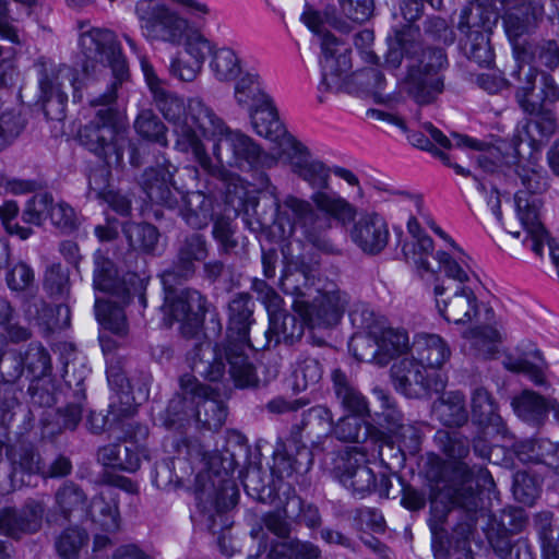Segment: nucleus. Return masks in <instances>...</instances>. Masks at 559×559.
<instances>
[{
  "label": "nucleus",
  "mask_w": 559,
  "mask_h": 559,
  "mask_svg": "<svg viewBox=\"0 0 559 559\" xmlns=\"http://www.w3.org/2000/svg\"><path fill=\"white\" fill-rule=\"evenodd\" d=\"M518 177L523 189L514 195L516 215L523 229V245L540 253L547 230L540 219L543 201L539 197L547 190V177L542 168L518 166Z\"/></svg>",
  "instance_id": "1a4fd4ad"
},
{
  "label": "nucleus",
  "mask_w": 559,
  "mask_h": 559,
  "mask_svg": "<svg viewBox=\"0 0 559 559\" xmlns=\"http://www.w3.org/2000/svg\"><path fill=\"white\" fill-rule=\"evenodd\" d=\"M513 52L516 61L538 63L549 70L559 66V45L556 40H543L538 44H513Z\"/></svg>",
  "instance_id": "a18cd8bd"
},
{
  "label": "nucleus",
  "mask_w": 559,
  "mask_h": 559,
  "mask_svg": "<svg viewBox=\"0 0 559 559\" xmlns=\"http://www.w3.org/2000/svg\"><path fill=\"white\" fill-rule=\"evenodd\" d=\"M550 512H540L535 516V527L542 542L545 559H559V525L551 523Z\"/></svg>",
  "instance_id": "e2e57ef3"
},
{
  "label": "nucleus",
  "mask_w": 559,
  "mask_h": 559,
  "mask_svg": "<svg viewBox=\"0 0 559 559\" xmlns=\"http://www.w3.org/2000/svg\"><path fill=\"white\" fill-rule=\"evenodd\" d=\"M274 456L283 463H287V474L307 473L313 464L312 452L301 444L300 427H293L289 438L278 439L274 450Z\"/></svg>",
  "instance_id": "473e14b6"
},
{
  "label": "nucleus",
  "mask_w": 559,
  "mask_h": 559,
  "mask_svg": "<svg viewBox=\"0 0 559 559\" xmlns=\"http://www.w3.org/2000/svg\"><path fill=\"white\" fill-rule=\"evenodd\" d=\"M293 151L290 167L295 175L306 181L312 189L324 191L330 188V168L321 160L313 158L309 150L294 138H288Z\"/></svg>",
  "instance_id": "393cba45"
},
{
  "label": "nucleus",
  "mask_w": 559,
  "mask_h": 559,
  "mask_svg": "<svg viewBox=\"0 0 559 559\" xmlns=\"http://www.w3.org/2000/svg\"><path fill=\"white\" fill-rule=\"evenodd\" d=\"M44 288L53 299L68 300L71 292L69 269L60 263L49 265L45 272Z\"/></svg>",
  "instance_id": "338daca9"
},
{
  "label": "nucleus",
  "mask_w": 559,
  "mask_h": 559,
  "mask_svg": "<svg viewBox=\"0 0 559 559\" xmlns=\"http://www.w3.org/2000/svg\"><path fill=\"white\" fill-rule=\"evenodd\" d=\"M290 510L286 507L283 510L271 511L262 515L261 522L252 527L250 535L254 539L265 542L267 538L264 528L275 535L280 540L288 538L292 534Z\"/></svg>",
  "instance_id": "5fc2aeb1"
},
{
  "label": "nucleus",
  "mask_w": 559,
  "mask_h": 559,
  "mask_svg": "<svg viewBox=\"0 0 559 559\" xmlns=\"http://www.w3.org/2000/svg\"><path fill=\"white\" fill-rule=\"evenodd\" d=\"M235 98L240 107L251 110L270 97L261 90L257 76L247 73L236 83Z\"/></svg>",
  "instance_id": "774afa93"
},
{
  "label": "nucleus",
  "mask_w": 559,
  "mask_h": 559,
  "mask_svg": "<svg viewBox=\"0 0 559 559\" xmlns=\"http://www.w3.org/2000/svg\"><path fill=\"white\" fill-rule=\"evenodd\" d=\"M515 415L523 421L539 427L548 415V400L532 390H523L511 401Z\"/></svg>",
  "instance_id": "49530a36"
},
{
  "label": "nucleus",
  "mask_w": 559,
  "mask_h": 559,
  "mask_svg": "<svg viewBox=\"0 0 559 559\" xmlns=\"http://www.w3.org/2000/svg\"><path fill=\"white\" fill-rule=\"evenodd\" d=\"M432 413L447 427H462L468 420L465 396L460 391L444 393L433 403Z\"/></svg>",
  "instance_id": "de8ad7c7"
},
{
  "label": "nucleus",
  "mask_w": 559,
  "mask_h": 559,
  "mask_svg": "<svg viewBox=\"0 0 559 559\" xmlns=\"http://www.w3.org/2000/svg\"><path fill=\"white\" fill-rule=\"evenodd\" d=\"M389 238L388 223L376 212L360 215L350 229L352 241L369 255L381 253L388 246Z\"/></svg>",
  "instance_id": "b1692460"
},
{
  "label": "nucleus",
  "mask_w": 559,
  "mask_h": 559,
  "mask_svg": "<svg viewBox=\"0 0 559 559\" xmlns=\"http://www.w3.org/2000/svg\"><path fill=\"white\" fill-rule=\"evenodd\" d=\"M191 153L204 171L223 181L231 179L227 167L252 170L275 163L250 136L231 129L218 138L214 145L216 164L207 155L199 136L191 138Z\"/></svg>",
  "instance_id": "39448f33"
},
{
  "label": "nucleus",
  "mask_w": 559,
  "mask_h": 559,
  "mask_svg": "<svg viewBox=\"0 0 559 559\" xmlns=\"http://www.w3.org/2000/svg\"><path fill=\"white\" fill-rule=\"evenodd\" d=\"M147 436V427L138 424L133 435H130L128 440L99 448L97 461L107 467L134 473L140 468L141 460L148 459L147 448L139 443Z\"/></svg>",
  "instance_id": "aec40b11"
},
{
  "label": "nucleus",
  "mask_w": 559,
  "mask_h": 559,
  "mask_svg": "<svg viewBox=\"0 0 559 559\" xmlns=\"http://www.w3.org/2000/svg\"><path fill=\"white\" fill-rule=\"evenodd\" d=\"M437 260L438 269L459 283L455 287L435 286L439 313L448 322L455 324L469 322L478 313V301L473 289L464 285L469 281L468 273L447 252H439Z\"/></svg>",
  "instance_id": "9d476101"
},
{
  "label": "nucleus",
  "mask_w": 559,
  "mask_h": 559,
  "mask_svg": "<svg viewBox=\"0 0 559 559\" xmlns=\"http://www.w3.org/2000/svg\"><path fill=\"white\" fill-rule=\"evenodd\" d=\"M516 68L511 72V76L518 83L516 100L525 112H533L536 109V103L528 99L535 90V82L538 70L531 61H516Z\"/></svg>",
  "instance_id": "13d9d810"
},
{
  "label": "nucleus",
  "mask_w": 559,
  "mask_h": 559,
  "mask_svg": "<svg viewBox=\"0 0 559 559\" xmlns=\"http://www.w3.org/2000/svg\"><path fill=\"white\" fill-rule=\"evenodd\" d=\"M94 310L97 321L104 329L121 337L129 333V324L122 307L112 301L96 298Z\"/></svg>",
  "instance_id": "bf43d9fd"
},
{
  "label": "nucleus",
  "mask_w": 559,
  "mask_h": 559,
  "mask_svg": "<svg viewBox=\"0 0 559 559\" xmlns=\"http://www.w3.org/2000/svg\"><path fill=\"white\" fill-rule=\"evenodd\" d=\"M283 270L280 277V288L286 295L296 297V300L308 295L316 276L319 262L310 254L295 253L287 245L282 248Z\"/></svg>",
  "instance_id": "a211bd4d"
},
{
  "label": "nucleus",
  "mask_w": 559,
  "mask_h": 559,
  "mask_svg": "<svg viewBox=\"0 0 559 559\" xmlns=\"http://www.w3.org/2000/svg\"><path fill=\"white\" fill-rule=\"evenodd\" d=\"M210 67L221 82L235 80L241 72L240 59L231 48L215 49Z\"/></svg>",
  "instance_id": "69168bd1"
},
{
  "label": "nucleus",
  "mask_w": 559,
  "mask_h": 559,
  "mask_svg": "<svg viewBox=\"0 0 559 559\" xmlns=\"http://www.w3.org/2000/svg\"><path fill=\"white\" fill-rule=\"evenodd\" d=\"M88 514L93 523L105 533L115 534L120 530L119 507L114 499L106 500L103 495L94 496L90 503Z\"/></svg>",
  "instance_id": "3c124183"
},
{
  "label": "nucleus",
  "mask_w": 559,
  "mask_h": 559,
  "mask_svg": "<svg viewBox=\"0 0 559 559\" xmlns=\"http://www.w3.org/2000/svg\"><path fill=\"white\" fill-rule=\"evenodd\" d=\"M333 414L330 408L323 405H317L308 409L302 417L300 425V433L306 431L309 438L321 439L332 435Z\"/></svg>",
  "instance_id": "052dcab7"
},
{
  "label": "nucleus",
  "mask_w": 559,
  "mask_h": 559,
  "mask_svg": "<svg viewBox=\"0 0 559 559\" xmlns=\"http://www.w3.org/2000/svg\"><path fill=\"white\" fill-rule=\"evenodd\" d=\"M177 168L169 162L145 168L140 178V187L147 199L167 209H175L179 203V195L182 194L175 182L174 174Z\"/></svg>",
  "instance_id": "4be33fe9"
},
{
  "label": "nucleus",
  "mask_w": 559,
  "mask_h": 559,
  "mask_svg": "<svg viewBox=\"0 0 559 559\" xmlns=\"http://www.w3.org/2000/svg\"><path fill=\"white\" fill-rule=\"evenodd\" d=\"M457 29L465 36L461 39L464 55L479 67H489L493 62V51L483 31L480 10L474 13L468 5L462 9Z\"/></svg>",
  "instance_id": "412c9836"
},
{
  "label": "nucleus",
  "mask_w": 559,
  "mask_h": 559,
  "mask_svg": "<svg viewBox=\"0 0 559 559\" xmlns=\"http://www.w3.org/2000/svg\"><path fill=\"white\" fill-rule=\"evenodd\" d=\"M471 412L475 424L481 427H492L498 433H507L508 429L498 413L497 402L486 388L477 386L472 391Z\"/></svg>",
  "instance_id": "79ce46f5"
},
{
  "label": "nucleus",
  "mask_w": 559,
  "mask_h": 559,
  "mask_svg": "<svg viewBox=\"0 0 559 559\" xmlns=\"http://www.w3.org/2000/svg\"><path fill=\"white\" fill-rule=\"evenodd\" d=\"M502 366L510 372L527 376L535 385L547 384L545 372L548 364L535 345L518 346L513 352L506 353Z\"/></svg>",
  "instance_id": "c85d7f7f"
},
{
  "label": "nucleus",
  "mask_w": 559,
  "mask_h": 559,
  "mask_svg": "<svg viewBox=\"0 0 559 559\" xmlns=\"http://www.w3.org/2000/svg\"><path fill=\"white\" fill-rule=\"evenodd\" d=\"M342 462L337 466V478L354 496L364 498L376 488L377 478L370 467L364 463L358 464L352 455L342 457Z\"/></svg>",
  "instance_id": "f704fd0d"
},
{
  "label": "nucleus",
  "mask_w": 559,
  "mask_h": 559,
  "mask_svg": "<svg viewBox=\"0 0 559 559\" xmlns=\"http://www.w3.org/2000/svg\"><path fill=\"white\" fill-rule=\"evenodd\" d=\"M194 401V419L198 425L209 430H218L226 421L228 409L226 404L219 400L209 386L200 384L188 388Z\"/></svg>",
  "instance_id": "7c9ffc66"
},
{
  "label": "nucleus",
  "mask_w": 559,
  "mask_h": 559,
  "mask_svg": "<svg viewBox=\"0 0 559 559\" xmlns=\"http://www.w3.org/2000/svg\"><path fill=\"white\" fill-rule=\"evenodd\" d=\"M197 385L194 377L181 378V392L174 395L165 409L163 420L164 425L169 429L180 430L186 425H189L191 419L194 418V401L192 393H188V388Z\"/></svg>",
  "instance_id": "72a5a7b5"
},
{
  "label": "nucleus",
  "mask_w": 559,
  "mask_h": 559,
  "mask_svg": "<svg viewBox=\"0 0 559 559\" xmlns=\"http://www.w3.org/2000/svg\"><path fill=\"white\" fill-rule=\"evenodd\" d=\"M513 452L523 463L543 464L559 474V448L548 439L516 442Z\"/></svg>",
  "instance_id": "a19ab883"
},
{
  "label": "nucleus",
  "mask_w": 559,
  "mask_h": 559,
  "mask_svg": "<svg viewBox=\"0 0 559 559\" xmlns=\"http://www.w3.org/2000/svg\"><path fill=\"white\" fill-rule=\"evenodd\" d=\"M237 465L229 450L212 454L209 459V468L214 478L207 475L211 486L203 485L197 488L195 497L202 521L213 534L226 526L225 512L238 502L239 490L235 480L230 478Z\"/></svg>",
  "instance_id": "423d86ee"
},
{
  "label": "nucleus",
  "mask_w": 559,
  "mask_h": 559,
  "mask_svg": "<svg viewBox=\"0 0 559 559\" xmlns=\"http://www.w3.org/2000/svg\"><path fill=\"white\" fill-rule=\"evenodd\" d=\"M86 501L84 490L73 481L63 483L55 492V510L67 521L73 512L83 509Z\"/></svg>",
  "instance_id": "680f3d73"
},
{
  "label": "nucleus",
  "mask_w": 559,
  "mask_h": 559,
  "mask_svg": "<svg viewBox=\"0 0 559 559\" xmlns=\"http://www.w3.org/2000/svg\"><path fill=\"white\" fill-rule=\"evenodd\" d=\"M293 308L311 326L335 325L344 311V301L337 293H319L311 304L295 300Z\"/></svg>",
  "instance_id": "a878e982"
},
{
  "label": "nucleus",
  "mask_w": 559,
  "mask_h": 559,
  "mask_svg": "<svg viewBox=\"0 0 559 559\" xmlns=\"http://www.w3.org/2000/svg\"><path fill=\"white\" fill-rule=\"evenodd\" d=\"M448 67L442 48L415 46L407 55V71L401 82L403 91L420 106L433 104L444 92Z\"/></svg>",
  "instance_id": "6e6552de"
},
{
  "label": "nucleus",
  "mask_w": 559,
  "mask_h": 559,
  "mask_svg": "<svg viewBox=\"0 0 559 559\" xmlns=\"http://www.w3.org/2000/svg\"><path fill=\"white\" fill-rule=\"evenodd\" d=\"M153 97L158 110L177 128L176 131L187 141V150L191 151V138L197 135L188 121V106L186 107L181 98L166 90H157Z\"/></svg>",
  "instance_id": "4c0bfd02"
},
{
  "label": "nucleus",
  "mask_w": 559,
  "mask_h": 559,
  "mask_svg": "<svg viewBox=\"0 0 559 559\" xmlns=\"http://www.w3.org/2000/svg\"><path fill=\"white\" fill-rule=\"evenodd\" d=\"M44 512V503L36 500H28L20 511L0 509V533L14 538L35 533L41 527Z\"/></svg>",
  "instance_id": "cd10ccee"
},
{
  "label": "nucleus",
  "mask_w": 559,
  "mask_h": 559,
  "mask_svg": "<svg viewBox=\"0 0 559 559\" xmlns=\"http://www.w3.org/2000/svg\"><path fill=\"white\" fill-rule=\"evenodd\" d=\"M251 123L260 136L277 142L281 139H285L288 143V138L283 123L280 121L276 108L274 107L271 98L261 103L253 109L250 110Z\"/></svg>",
  "instance_id": "c03bdc74"
},
{
  "label": "nucleus",
  "mask_w": 559,
  "mask_h": 559,
  "mask_svg": "<svg viewBox=\"0 0 559 559\" xmlns=\"http://www.w3.org/2000/svg\"><path fill=\"white\" fill-rule=\"evenodd\" d=\"M435 441L442 453L452 462H439V471L431 475L432 479L437 483H452V471L454 466L465 464L469 469L471 467L463 462L469 453L468 439L459 431L438 430L435 436ZM473 471V479L475 480V469Z\"/></svg>",
  "instance_id": "bb28decb"
},
{
  "label": "nucleus",
  "mask_w": 559,
  "mask_h": 559,
  "mask_svg": "<svg viewBox=\"0 0 559 559\" xmlns=\"http://www.w3.org/2000/svg\"><path fill=\"white\" fill-rule=\"evenodd\" d=\"M227 336L223 353L228 365V379L240 389L255 388L259 378L249 358V350L255 348L249 338L251 325L255 322L254 301L249 293L236 294L227 305Z\"/></svg>",
  "instance_id": "20e7f679"
},
{
  "label": "nucleus",
  "mask_w": 559,
  "mask_h": 559,
  "mask_svg": "<svg viewBox=\"0 0 559 559\" xmlns=\"http://www.w3.org/2000/svg\"><path fill=\"white\" fill-rule=\"evenodd\" d=\"M370 415L346 414L333 421L332 435L342 442L362 443L370 435L371 425L366 421Z\"/></svg>",
  "instance_id": "864d4df0"
},
{
  "label": "nucleus",
  "mask_w": 559,
  "mask_h": 559,
  "mask_svg": "<svg viewBox=\"0 0 559 559\" xmlns=\"http://www.w3.org/2000/svg\"><path fill=\"white\" fill-rule=\"evenodd\" d=\"M452 483L430 499L428 525L432 535L435 559H448L451 540L445 524L450 514L455 515L454 533L467 539L475 531L479 518L486 515L481 490L473 479V471L465 464L454 466Z\"/></svg>",
  "instance_id": "f257e3e1"
},
{
  "label": "nucleus",
  "mask_w": 559,
  "mask_h": 559,
  "mask_svg": "<svg viewBox=\"0 0 559 559\" xmlns=\"http://www.w3.org/2000/svg\"><path fill=\"white\" fill-rule=\"evenodd\" d=\"M122 233L132 250L154 253L159 239L158 229L148 223L127 222Z\"/></svg>",
  "instance_id": "4d7b16f0"
},
{
  "label": "nucleus",
  "mask_w": 559,
  "mask_h": 559,
  "mask_svg": "<svg viewBox=\"0 0 559 559\" xmlns=\"http://www.w3.org/2000/svg\"><path fill=\"white\" fill-rule=\"evenodd\" d=\"M323 377V366L316 357L301 356L297 359L293 371V390L302 392L316 390Z\"/></svg>",
  "instance_id": "6e6d98bb"
},
{
  "label": "nucleus",
  "mask_w": 559,
  "mask_h": 559,
  "mask_svg": "<svg viewBox=\"0 0 559 559\" xmlns=\"http://www.w3.org/2000/svg\"><path fill=\"white\" fill-rule=\"evenodd\" d=\"M321 549L309 540L292 538L272 540L267 559H319Z\"/></svg>",
  "instance_id": "8fccbe9b"
},
{
  "label": "nucleus",
  "mask_w": 559,
  "mask_h": 559,
  "mask_svg": "<svg viewBox=\"0 0 559 559\" xmlns=\"http://www.w3.org/2000/svg\"><path fill=\"white\" fill-rule=\"evenodd\" d=\"M283 206L287 215H278L277 222L286 218L290 222V233L299 230L308 243L325 254L338 252L329 237L332 218L347 223L356 216V209L334 192L317 191L311 195V202L287 194Z\"/></svg>",
  "instance_id": "f03ea898"
},
{
  "label": "nucleus",
  "mask_w": 559,
  "mask_h": 559,
  "mask_svg": "<svg viewBox=\"0 0 559 559\" xmlns=\"http://www.w3.org/2000/svg\"><path fill=\"white\" fill-rule=\"evenodd\" d=\"M207 255L204 235L193 233L186 236L178 245L173 263L160 275L163 285L169 288L190 280L195 274L197 262L204 261Z\"/></svg>",
  "instance_id": "6ab92c4d"
},
{
  "label": "nucleus",
  "mask_w": 559,
  "mask_h": 559,
  "mask_svg": "<svg viewBox=\"0 0 559 559\" xmlns=\"http://www.w3.org/2000/svg\"><path fill=\"white\" fill-rule=\"evenodd\" d=\"M269 329L264 332V338L254 349H266L277 346L280 343L293 345L299 341L305 331V317L298 319L295 314L282 309L269 317Z\"/></svg>",
  "instance_id": "c756f323"
},
{
  "label": "nucleus",
  "mask_w": 559,
  "mask_h": 559,
  "mask_svg": "<svg viewBox=\"0 0 559 559\" xmlns=\"http://www.w3.org/2000/svg\"><path fill=\"white\" fill-rule=\"evenodd\" d=\"M527 523L525 511L520 508H509L501 511L499 518H489L485 533L489 544L498 555L509 548V534L520 533Z\"/></svg>",
  "instance_id": "2f4dec72"
},
{
  "label": "nucleus",
  "mask_w": 559,
  "mask_h": 559,
  "mask_svg": "<svg viewBox=\"0 0 559 559\" xmlns=\"http://www.w3.org/2000/svg\"><path fill=\"white\" fill-rule=\"evenodd\" d=\"M93 264V288L95 290L114 296L123 306L131 305L136 299L139 310L145 309L147 285L145 278L135 273H127L120 277L115 263L102 251L94 253Z\"/></svg>",
  "instance_id": "9b49d317"
},
{
  "label": "nucleus",
  "mask_w": 559,
  "mask_h": 559,
  "mask_svg": "<svg viewBox=\"0 0 559 559\" xmlns=\"http://www.w3.org/2000/svg\"><path fill=\"white\" fill-rule=\"evenodd\" d=\"M204 316H193L179 322L180 333L187 340L195 341L188 354L190 368L195 376L209 381H221L226 374L223 344L212 346L202 332Z\"/></svg>",
  "instance_id": "f8f14e48"
},
{
  "label": "nucleus",
  "mask_w": 559,
  "mask_h": 559,
  "mask_svg": "<svg viewBox=\"0 0 559 559\" xmlns=\"http://www.w3.org/2000/svg\"><path fill=\"white\" fill-rule=\"evenodd\" d=\"M188 121L197 136L199 131L203 136L218 140L229 130L224 120L199 97L188 102Z\"/></svg>",
  "instance_id": "ea45409f"
},
{
  "label": "nucleus",
  "mask_w": 559,
  "mask_h": 559,
  "mask_svg": "<svg viewBox=\"0 0 559 559\" xmlns=\"http://www.w3.org/2000/svg\"><path fill=\"white\" fill-rule=\"evenodd\" d=\"M423 128L429 134V136H427L423 132H414L408 136L411 143L414 146L419 147L421 150L433 152V154L438 156L445 165H448L449 167H453L456 174L467 176L469 174L467 170H465L462 166L457 164H451L450 156L447 153L435 148L431 141H435L441 147L447 150H451L453 147L467 146L476 151H481L485 144L457 133L452 134V141L447 135H444L441 130L436 128L431 122H425L423 124Z\"/></svg>",
  "instance_id": "5701e85b"
},
{
  "label": "nucleus",
  "mask_w": 559,
  "mask_h": 559,
  "mask_svg": "<svg viewBox=\"0 0 559 559\" xmlns=\"http://www.w3.org/2000/svg\"><path fill=\"white\" fill-rule=\"evenodd\" d=\"M79 140L91 153L105 163V166L91 170L88 176V197L103 199L110 189L111 167H120L128 138L120 122L119 111L115 107H103L79 132Z\"/></svg>",
  "instance_id": "7ed1b4c3"
},
{
  "label": "nucleus",
  "mask_w": 559,
  "mask_h": 559,
  "mask_svg": "<svg viewBox=\"0 0 559 559\" xmlns=\"http://www.w3.org/2000/svg\"><path fill=\"white\" fill-rule=\"evenodd\" d=\"M165 305L170 316L176 320L191 318L193 316H205L207 311V299L200 292L192 288H185L179 293L175 286L166 288Z\"/></svg>",
  "instance_id": "e433bc0d"
},
{
  "label": "nucleus",
  "mask_w": 559,
  "mask_h": 559,
  "mask_svg": "<svg viewBox=\"0 0 559 559\" xmlns=\"http://www.w3.org/2000/svg\"><path fill=\"white\" fill-rule=\"evenodd\" d=\"M331 381L333 395L346 413L370 415L367 397L344 371L341 369L333 370Z\"/></svg>",
  "instance_id": "c9c22d12"
},
{
  "label": "nucleus",
  "mask_w": 559,
  "mask_h": 559,
  "mask_svg": "<svg viewBox=\"0 0 559 559\" xmlns=\"http://www.w3.org/2000/svg\"><path fill=\"white\" fill-rule=\"evenodd\" d=\"M322 79L319 84L321 94L348 93L349 71L352 69V49L338 40L333 34H324L322 38Z\"/></svg>",
  "instance_id": "dca6fc26"
},
{
  "label": "nucleus",
  "mask_w": 559,
  "mask_h": 559,
  "mask_svg": "<svg viewBox=\"0 0 559 559\" xmlns=\"http://www.w3.org/2000/svg\"><path fill=\"white\" fill-rule=\"evenodd\" d=\"M7 455L12 465L13 477L20 476L22 483H24L25 475H41V457L33 444L20 442L10 445Z\"/></svg>",
  "instance_id": "09e8293b"
},
{
  "label": "nucleus",
  "mask_w": 559,
  "mask_h": 559,
  "mask_svg": "<svg viewBox=\"0 0 559 559\" xmlns=\"http://www.w3.org/2000/svg\"><path fill=\"white\" fill-rule=\"evenodd\" d=\"M412 352L413 358L426 369H440L451 357L449 345L437 334H418Z\"/></svg>",
  "instance_id": "58836bf2"
},
{
  "label": "nucleus",
  "mask_w": 559,
  "mask_h": 559,
  "mask_svg": "<svg viewBox=\"0 0 559 559\" xmlns=\"http://www.w3.org/2000/svg\"><path fill=\"white\" fill-rule=\"evenodd\" d=\"M87 24L88 22H80V29H83ZM80 47L84 56L82 68L85 74L95 72L97 66L103 68L109 67L116 79L106 93L90 102L91 105L102 106V108L112 107L117 98L116 91L128 76L127 62L122 56L116 34L107 28L91 27L82 31Z\"/></svg>",
  "instance_id": "0eeeda50"
},
{
  "label": "nucleus",
  "mask_w": 559,
  "mask_h": 559,
  "mask_svg": "<svg viewBox=\"0 0 559 559\" xmlns=\"http://www.w3.org/2000/svg\"><path fill=\"white\" fill-rule=\"evenodd\" d=\"M379 366H386L393 358L408 349L409 340L404 330L386 329L378 338Z\"/></svg>",
  "instance_id": "0e129e2a"
},
{
  "label": "nucleus",
  "mask_w": 559,
  "mask_h": 559,
  "mask_svg": "<svg viewBox=\"0 0 559 559\" xmlns=\"http://www.w3.org/2000/svg\"><path fill=\"white\" fill-rule=\"evenodd\" d=\"M41 103L45 116L50 120H62L66 117L68 93L72 88L74 100H81V82L76 78V71L66 64L44 67L39 80Z\"/></svg>",
  "instance_id": "4468645a"
},
{
  "label": "nucleus",
  "mask_w": 559,
  "mask_h": 559,
  "mask_svg": "<svg viewBox=\"0 0 559 559\" xmlns=\"http://www.w3.org/2000/svg\"><path fill=\"white\" fill-rule=\"evenodd\" d=\"M127 361L120 357L110 358L107 367V379L110 386L117 391L121 406L110 405L111 412L121 416L132 414L135 407L148 399L151 376L140 370L129 376Z\"/></svg>",
  "instance_id": "2eb2a0df"
},
{
  "label": "nucleus",
  "mask_w": 559,
  "mask_h": 559,
  "mask_svg": "<svg viewBox=\"0 0 559 559\" xmlns=\"http://www.w3.org/2000/svg\"><path fill=\"white\" fill-rule=\"evenodd\" d=\"M213 199L201 191H193L186 197L182 217L193 229H202L213 219Z\"/></svg>",
  "instance_id": "603ef678"
},
{
  "label": "nucleus",
  "mask_w": 559,
  "mask_h": 559,
  "mask_svg": "<svg viewBox=\"0 0 559 559\" xmlns=\"http://www.w3.org/2000/svg\"><path fill=\"white\" fill-rule=\"evenodd\" d=\"M134 11L143 35L151 40L178 45L189 27L185 17L155 0H139Z\"/></svg>",
  "instance_id": "ddd939ff"
},
{
  "label": "nucleus",
  "mask_w": 559,
  "mask_h": 559,
  "mask_svg": "<svg viewBox=\"0 0 559 559\" xmlns=\"http://www.w3.org/2000/svg\"><path fill=\"white\" fill-rule=\"evenodd\" d=\"M66 388L64 395L68 399L64 408L59 409L62 419L61 425L64 429L74 430L82 419V413L86 401L84 378L72 381L69 372L64 376Z\"/></svg>",
  "instance_id": "37998d69"
},
{
  "label": "nucleus",
  "mask_w": 559,
  "mask_h": 559,
  "mask_svg": "<svg viewBox=\"0 0 559 559\" xmlns=\"http://www.w3.org/2000/svg\"><path fill=\"white\" fill-rule=\"evenodd\" d=\"M390 372L394 388L411 399H420L432 393H439L445 386L439 373H429L413 357L403 358L395 362Z\"/></svg>",
  "instance_id": "f3484780"
}]
</instances>
